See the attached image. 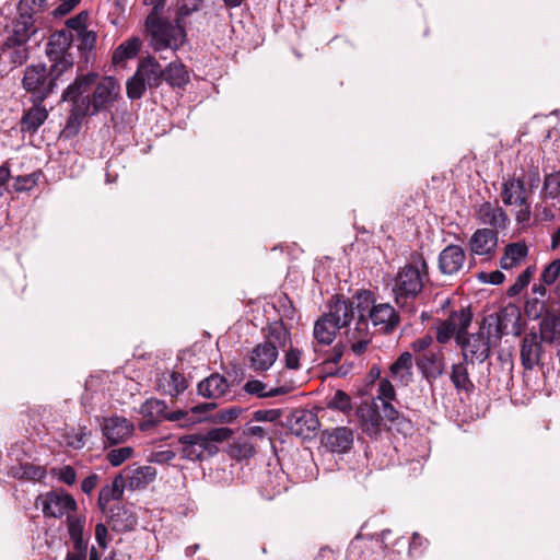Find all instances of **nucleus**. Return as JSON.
I'll return each instance as SVG.
<instances>
[{
  "instance_id": "nucleus-1",
  "label": "nucleus",
  "mask_w": 560,
  "mask_h": 560,
  "mask_svg": "<svg viewBox=\"0 0 560 560\" xmlns=\"http://www.w3.org/2000/svg\"><path fill=\"white\" fill-rule=\"evenodd\" d=\"M430 280L429 266L422 254L413 252L410 259L398 269L392 285L394 301L400 307L411 305Z\"/></svg>"
},
{
  "instance_id": "nucleus-2",
  "label": "nucleus",
  "mask_w": 560,
  "mask_h": 560,
  "mask_svg": "<svg viewBox=\"0 0 560 560\" xmlns=\"http://www.w3.org/2000/svg\"><path fill=\"white\" fill-rule=\"evenodd\" d=\"M290 342V329L283 322L268 325L265 339L255 345L245 355V366L257 375H265L277 362L279 350Z\"/></svg>"
},
{
  "instance_id": "nucleus-3",
  "label": "nucleus",
  "mask_w": 560,
  "mask_h": 560,
  "mask_svg": "<svg viewBox=\"0 0 560 560\" xmlns=\"http://www.w3.org/2000/svg\"><path fill=\"white\" fill-rule=\"evenodd\" d=\"M98 74L89 72L78 75L63 91L61 98L71 103L65 130L71 136L78 135L84 118L91 110V96L88 94L95 85Z\"/></svg>"
},
{
  "instance_id": "nucleus-4",
  "label": "nucleus",
  "mask_w": 560,
  "mask_h": 560,
  "mask_svg": "<svg viewBox=\"0 0 560 560\" xmlns=\"http://www.w3.org/2000/svg\"><path fill=\"white\" fill-rule=\"evenodd\" d=\"M36 32L33 16L19 12L11 27L7 28V36L0 46V60L8 61L12 68L23 65L28 58L27 42Z\"/></svg>"
},
{
  "instance_id": "nucleus-5",
  "label": "nucleus",
  "mask_w": 560,
  "mask_h": 560,
  "mask_svg": "<svg viewBox=\"0 0 560 560\" xmlns=\"http://www.w3.org/2000/svg\"><path fill=\"white\" fill-rule=\"evenodd\" d=\"M145 33L149 44L154 51H177L186 39V32L182 23L175 19L170 21L161 15H148L145 19Z\"/></svg>"
},
{
  "instance_id": "nucleus-6",
  "label": "nucleus",
  "mask_w": 560,
  "mask_h": 560,
  "mask_svg": "<svg viewBox=\"0 0 560 560\" xmlns=\"http://www.w3.org/2000/svg\"><path fill=\"white\" fill-rule=\"evenodd\" d=\"M72 42L73 35L71 31L67 30L56 31L48 38L46 55L51 62V73L55 78H60L73 68Z\"/></svg>"
},
{
  "instance_id": "nucleus-7",
  "label": "nucleus",
  "mask_w": 560,
  "mask_h": 560,
  "mask_svg": "<svg viewBox=\"0 0 560 560\" xmlns=\"http://www.w3.org/2000/svg\"><path fill=\"white\" fill-rule=\"evenodd\" d=\"M57 80L59 78L54 77L51 68L48 72L46 66L40 63L25 68L22 84L31 93L33 102L42 103L54 91Z\"/></svg>"
},
{
  "instance_id": "nucleus-8",
  "label": "nucleus",
  "mask_w": 560,
  "mask_h": 560,
  "mask_svg": "<svg viewBox=\"0 0 560 560\" xmlns=\"http://www.w3.org/2000/svg\"><path fill=\"white\" fill-rule=\"evenodd\" d=\"M487 318H483L477 332L464 335L460 342H458L463 351V359L466 362L474 363L477 361L482 363L489 358L492 324H487Z\"/></svg>"
},
{
  "instance_id": "nucleus-9",
  "label": "nucleus",
  "mask_w": 560,
  "mask_h": 560,
  "mask_svg": "<svg viewBox=\"0 0 560 560\" xmlns=\"http://www.w3.org/2000/svg\"><path fill=\"white\" fill-rule=\"evenodd\" d=\"M502 201L505 206L518 207L517 221H527L530 217V203L525 187V173L522 170L518 174L514 172L513 176L502 184Z\"/></svg>"
},
{
  "instance_id": "nucleus-10",
  "label": "nucleus",
  "mask_w": 560,
  "mask_h": 560,
  "mask_svg": "<svg viewBox=\"0 0 560 560\" xmlns=\"http://www.w3.org/2000/svg\"><path fill=\"white\" fill-rule=\"evenodd\" d=\"M472 320L470 308H460L450 314L448 318L440 320L436 327V340L440 343H447L454 336L456 342H460L463 336Z\"/></svg>"
},
{
  "instance_id": "nucleus-11",
  "label": "nucleus",
  "mask_w": 560,
  "mask_h": 560,
  "mask_svg": "<svg viewBox=\"0 0 560 560\" xmlns=\"http://www.w3.org/2000/svg\"><path fill=\"white\" fill-rule=\"evenodd\" d=\"M93 88L89 115H95L108 109L117 101L120 93V85L113 77H104L98 81L96 80Z\"/></svg>"
},
{
  "instance_id": "nucleus-12",
  "label": "nucleus",
  "mask_w": 560,
  "mask_h": 560,
  "mask_svg": "<svg viewBox=\"0 0 560 560\" xmlns=\"http://www.w3.org/2000/svg\"><path fill=\"white\" fill-rule=\"evenodd\" d=\"M38 501L45 517L60 518L63 515H70V512L77 510V502L73 497L65 492L48 491L39 495Z\"/></svg>"
},
{
  "instance_id": "nucleus-13",
  "label": "nucleus",
  "mask_w": 560,
  "mask_h": 560,
  "mask_svg": "<svg viewBox=\"0 0 560 560\" xmlns=\"http://www.w3.org/2000/svg\"><path fill=\"white\" fill-rule=\"evenodd\" d=\"M542 336L539 332L530 330L526 332L520 343L521 364L526 371L542 365L545 349Z\"/></svg>"
},
{
  "instance_id": "nucleus-14",
  "label": "nucleus",
  "mask_w": 560,
  "mask_h": 560,
  "mask_svg": "<svg viewBox=\"0 0 560 560\" xmlns=\"http://www.w3.org/2000/svg\"><path fill=\"white\" fill-rule=\"evenodd\" d=\"M524 330L522 323V313L515 304H508L502 307L495 316V338L500 339L503 335L521 336Z\"/></svg>"
},
{
  "instance_id": "nucleus-15",
  "label": "nucleus",
  "mask_w": 560,
  "mask_h": 560,
  "mask_svg": "<svg viewBox=\"0 0 560 560\" xmlns=\"http://www.w3.org/2000/svg\"><path fill=\"white\" fill-rule=\"evenodd\" d=\"M103 436L110 445L126 442L133 433L135 427L125 417L112 416L101 422Z\"/></svg>"
},
{
  "instance_id": "nucleus-16",
  "label": "nucleus",
  "mask_w": 560,
  "mask_h": 560,
  "mask_svg": "<svg viewBox=\"0 0 560 560\" xmlns=\"http://www.w3.org/2000/svg\"><path fill=\"white\" fill-rule=\"evenodd\" d=\"M340 329L334 320L322 314L313 326L312 349L314 353H324V349L331 346Z\"/></svg>"
},
{
  "instance_id": "nucleus-17",
  "label": "nucleus",
  "mask_w": 560,
  "mask_h": 560,
  "mask_svg": "<svg viewBox=\"0 0 560 560\" xmlns=\"http://www.w3.org/2000/svg\"><path fill=\"white\" fill-rule=\"evenodd\" d=\"M327 310L324 314L334 320L339 329L348 327L354 318L353 302L341 294H335L328 300Z\"/></svg>"
},
{
  "instance_id": "nucleus-18",
  "label": "nucleus",
  "mask_w": 560,
  "mask_h": 560,
  "mask_svg": "<svg viewBox=\"0 0 560 560\" xmlns=\"http://www.w3.org/2000/svg\"><path fill=\"white\" fill-rule=\"evenodd\" d=\"M369 319L378 331L392 334L400 323V315L389 303H378L370 310Z\"/></svg>"
},
{
  "instance_id": "nucleus-19",
  "label": "nucleus",
  "mask_w": 560,
  "mask_h": 560,
  "mask_svg": "<svg viewBox=\"0 0 560 560\" xmlns=\"http://www.w3.org/2000/svg\"><path fill=\"white\" fill-rule=\"evenodd\" d=\"M84 523L85 521L81 517L68 515L67 528L72 550L68 551L66 558L73 557L77 560H86L89 538H84L83 535Z\"/></svg>"
},
{
  "instance_id": "nucleus-20",
  "label": "nucleus",
  "mask_w": 560,
  "mask_h": 560,
  "mask_svg": "<svg viewBox=\"0 0 560 560\" xmlns=\"http://www.w3.org/2000/svg\"><path fill=\"white\" fill-rule=\"evenodd\" d=\"M288 427L292 434L310 439L319 428V421L311 410H296L288 418Z\"/></svg>"
},
{
  "instance_id": "nucleus-21",
  "label": "nucleus",
  "mask_w": 560,
  "mask_h": 560,
  "mask_svg": "<svg viewBox=\"0 0 560 560\" xmlns=\"http://www.w3.org/2000/svg\"><path fill=\"white\" fill-rule=\"evenodd\" d=\"M438 262L441 273L447 276L456 275L465 267L466 252L459 245H447L439 254Z\"/></svg>"
},
{
  "instance_id": "nucleus-22",
  "label": "nucleus",
  "mask_w": 560,
  "mask_h": 560,
  "mask_svg": "<svg viewBox=\"0 0 560 560\" xmlns=\"http://www.w3.org/2000/svg\"><path fill=\"white\" fill-rule=\"evenodd\" d=\"M323 445L332 453H347L353 444V432L347 427H338L322 433Z\"/></svg>"
},
{
  "instance_id": "nucleus-23",
  "label": "nucleus",
  "mask_w": 560,
  "mask_h": 560,
  "mask_svg": "<svg viewBox=\"0 0 560 560\" xmlns=\"http://www.w3.org/2000/svg\"><path fill=\"white\" fill-rule=\"evenodd\" d=\"M178 443L182 445L180 455L184 459L201 462L206 455L209 456L208 442L202 433L183 435L178 439Z\"/></svg>"
},
{
  "instance_id": "nucleus-24",
  "label": "nucleus",
  "mask_w": 560,
  "mask_h": 560,
  "mask_svg": "<svg viewBox=\"0 0 560 560\" xmlns=\"http://www.w3.org/2000/svg\"><path fill=\"white\" fill-rule=\"evenodd\" d=\"M197 389L200 396L209 399L225 398L231 394L230 383L219 373H213L200 381Z\"/></svg>"
},
{
  "instance_id": "nucleus-25",
  "label": "nucleus",
  "mask_w": 560,
  "mask_h": 560,
  "mask_svg": "<svg viewBox=\"0 0 560 560\" xmlns=\"http://www.w3.org/2000/svg\"><path fill=\"white\" fill-rule=\"evenodd\" d=\"M120 476H124L126 487L131 490L145 488L156 477V470L152 466L131 465L126 467Z\"/></svg>"
},
{
  "instance_id": "nucleus-26",
  "label": "nucleus",
  "mask_w": 560,
  "mask_h": 560,
  "mask_svg": "<svg viewBox=\"0 0 560 560\" xmlns=\"http://www.w3.org/2000/svg\"><path fill=\"white\" fill-rule=\"evenodd\" d=\"M498 246V234L491 229H478L469 241L474 255L491 256Z\"/></svg>"
},
{
  "instance_id": "nucleus-27",
  "label": "nucleus",
  "mask_w": 560,
  "mask_h": 560,
  "mask_svg": "<svg viewBox=\"0 0 560 560\" xmlns=\"http://www.w3.org/2000/svg\"><path fill=\"white\" fill-rule=\"evenodd\" d=\"M167 405L165 401L149 398L140 407L139 412L145 419L140 428L145 431L165 420Z\"/></svg>"
},
{
  "instance_id": "nucleus-28",
  "label": "nucleus",
  "mask_w": 560,
  "mask_h": 560,
  "mask_svg": "<svg viewBox=\"0 0 560 560\" xmlns=\"http://www.w3.org/2000/svg\"><path fill=\"white\" fill-rule=\"evenodd\" d=\"M539 334L545 343H560V307L546 311L539 322Z\"/></svg>"
},
{
  "instance_id": "nucleus-29",
  "label": "nucleus",
  "mask_w": 560,
  "mask_h": 560,
  "mask_svg": "<svg viewBox=\"0 0 560 560\" xmlns=\"http://www.w3.org/2000/svg\"><path fill=\"white\" fill-rule=\"evenodd\" d=\"M371 340L369 323H355L353 328L346 331V342L350 345V349L355 355L364 353Z\"/></svg>"
},
{
  "instance_id": "nucleus-30",
  "label": "nucleus",
  "mask_w": 560,
  "mask_h": 560,
  "mask_svg": "<svg viewBox=\"0 0 560 560\" xmlns=\"http://www.w3.org/2000/svg\"><path fill=\"white\" fill-rule=\"evenodd\" d=\"M477 219L481 224L490 225L493 229H505L509 221L504 210L498 205L489 201L481 203L476 212Z\"/></svg>"
},
{
  "instance_id": "nucleus-31",
  "label": "nucleus",
  "mask_w": 560,
  "mask_h": 560,
  "mask_svg": "<svg viewBox=\"0 0 560 560\" xmlns=\"http://www.w3.org/2000/svg\"><path fill=\"white\" fill-rule=\"evenodd\" d=\"M293 388L291 383H280V381H277V386L275 387H268L266 383L259 380H250L247 381L243 389L248 394L253 396H257L258 398H268V397H276L285 395L289 392H291Z\"/></svg>"
},
{
  "instance_id": "nucleus-32",
  "label": "nucleus",
  "mask_w": 560,
  "mask_h": 560,
  "mask_svg": "<svg viewBox=\"0 0 560 560\" xmlns=\"http://www.w3.org/2000/svg\"><path fill=\"white\" fill-rule=\"evenodd\" d=\"M137 71L145 81L149 88H158L164 80V70L158 60L152 56L143 58L139 62Z\"/></svg>"
},
{
  "instance_id": "nucleus-33",
  "label": "nucleus",
  "mask_w": 560,
  "mask_h": 560,
  "mask_svg": "<svg viewBox=\"0 0 560 560\" xmlns=\"http://www.w3.org/2000/svg\"><path fill=\"white\" fill-rule=\"evenodd\" d=\"M48 117L47 109L42 103L34 102V105L24 112L20 126L22 132L35 133Z\"/></svg>"
},
{
  "instance_id": "nucleus-34",
  "label": "nucleus",
  "mask_w": 560,
  "mask_h": 560,
  "mask_svg": "<svg viewBox=\"0 0 560 560\" xmlns=\"http://www.w3.org/2000/svg\"><path fill=\"white\" fill-rule=\"evenodd\" d=\"M413 358L408 351L402 352L390 365V376L400 385L407 386L412 381Z\"/></svg>"
},
{
  "instance_id": "nucleus-35",
  "label": "nucleus",
  "mask_w": 560,
  "mask_h": 560,
  "mask_svg": "<svg viewBox=\"0 0 560 560\" xmlns=\"http://www.w3.org/2000/svg\"><path fill=\"white\" fill-rule=\"evenodd\" d=\"M417 366L425 378H438L445 370L443 353H425L417 360Z\"/></svg>"
},
{
  "instance_id": "nucleus-36",
  "label": "nucleus",
  "mask_w": 560,
  "mask_h": 560,
  "mask_svg": "<svg viewBox=\"0 0 560 560\" xmlns=\"http://www.w3.org/2000/svg\"><path fill=\"white\" fill-rule=\"evenodd\" d=\"M560 279V258L553 259L546 265L540 272V283H535L532 288L537 298L544 300L547 295V285H552Z\"/></svg>"
},
{
  "instance_id": "nucleus-37",
  "label": "nucleus",
  "mask_w": 560,
  "mask_h": 560,
  "mask_svg": "<svg viewBox=\"0 0 560 560\" xmlns=\"http://www.w3.org/2000/svg\"><path fill=\"white\" fill-rule=\"evenodd\" d=\"M136 515L124 506H116L112 510L109 524L113 530L125 533L133 530L137 526Z\"/></svg>"
},
{
  "instance_id": "nucleus-38",
  "label": "nucleus",
  "mask_w": 560,
  "mask_h": 560,
  "mask_svg": "<svg viewBox=\"0 0 560 560\" xmlns=\"http://www.w3.org/2000/svg\"><path fill=\"white\" fill-rule=\"evenodd\" d=\"M463 359V362L452 365L450 378L455 389L464 393H471L475 389V385L469 377L467 364Z\"/></svg>"
},
{
  "instance_id": "nucleus-39",
  "label": "nucleus",
  "mask_w": 560,
  "mask_h": 560,
  "mask_svg": "<svg viewBox=\"0 0 560 560\" xmlns=\"http://www.w3.org/2000/svg\"><path fill=\"white\" fill-rule=\"evenodd\" d=\"M126 487L124 476H116L112 485L103 487L98 493V506L105 511L113 500H119L122 497L124 488Z\"/></svg>"
},
{
  "instance_id": "nucleus-40",
  "label": "nucleus",
  "mask_w": 560,
  "mask_h": 560,
  "mask_svg": "<svg viewBox=\"0 0 560 560\" xmlns=\"http://www.w3.org/2000/svg\"><path fill=\"white\" fill-rule=\"evenodd\" d=\"M528 255V248L523 243H512L505 247L501 257L500 266L502 269L509 270L521 264Z\"/></svg>"
},
{
  "instance_id": "nucleus-41",
  "label": "nucleus",
  "mask_w": 560,
  "mask_h": 560,
  "mask_svg": "<svg viewBox=\"0 0 560 560\" xmlns=\"http://www.w3.org/2000/svg\"><path fill=\"white\" fill-rule=\"evenodd\" d=\"M353 304L358 312V318L355 323H369L370 310L375 306L374 293L370 290H358L353 294Z\"/></svg>"
},
{
  "instance_id": "nucleus-42",
  "label": "nucleus",
  "mask_w": 560,
  "mask_h": 560,
  "mask_svg": "<svg viewBox=\"0 0 560 560\" xmlns=\"http://www.w3.org/2000/svg\"><path fill=\"white\" fill-rule=\"evenodd\" d=\"M359 418L362 431L370 438H376L381 431V416L376 409L361 408Z\"/></svg>"
},
{
  "instance_id": "nucleus-43",
  "label": "nucleus",
  "mask_w": 560,
  "mask_h": 560,
  "mask_svg": "<svg viewBox=\"0 0 560 560\" xmlns=\"http://www.w3.org/2000/svg\"><path fill=\"white\" fill-rule=\"evenodd\" d=\"M160 387L164 393L172 397H176L186 390L188 384L183 374L172 371L163 375Z\"/></svg>"
},
{
  "instance_id": "nucleus-44",
  "label": "nucleus",
  "mask_w": 560,
  "mask_h": 560,
  "mask_svg": "<svg viewBox=\"0 0 560 560\" xmlns=\"http://www.w3.org/2000/svg\"><path fill=\"white\" fill-rule=\"evenodd\" d=\"M141 48V40L138 37H131L122 42L113 52V63L120 65L126 60L135 58Z\"/></svg>"
},
{
  "instance_id": "nucleus-45",
  "label": "nucleus",
  "mask_w": 560,
  "mask_h": 560,
  "mask_svg": "<svg viewBox=\"0 0 560 560\" xmlns=\"http://www.w3.org/2000/svg\"><path fill=\"white\" fill-rule=\"evenodd\" d=\"M164 80L173 88H184L189 82V74L182 62L173 61L164 69Z\"/></svg>"
},
{
  "instance_id": "nucleus-46",
  "label": "nucleus",
  "mask_w": 560,
  "mask_h": 560,
  "mask_svg": "<svg viewBox=\"0 0 560 560\" xmlns=\"http://www.w3.org/2000/svg\"><path fill=\"white\" fill-rule=\"evenodd\" d=\"M283 479L284 476L282 471L272 474L268 470L261 482L262 495L267 499H272L275 495L280 494L285 489Z\"/></svg>"
},
{
  "instance_id": "nucleus-47",
  "label": "nucleus",
  "mask_w": 560,
  "mask_h": 560,
  "mask_svg": "<svg viewBox=\"0 0 560 560\" xmlns=\"http://www.w3.org/2000/svg\"><path fill=\"white\" fill-rule=\"evenodd\" d=\"M232 430L229 428H215L207 433H203V439L208 442L209 456H213L218 452V447L214 444L215 442H223L231 438Z\"/></svg>"
},
{
  "instance_id": "nucleus-48",
  "label": "nucleus",
  "mask_w": 560,
  "mask_h": 560,
  "mask_svg": "<svg viewBox=\"0 0 560 560\" xmlns=\"http://www.w3.org/2000/svg\"><path fill=\"white\" fill-rule=\"evenodd\" d=\"M327 408L349 412L352 410L351 397L343 390H336L326 402Z\"/></svg>"
},
{
  "instance_id": "nucleus-49",
  "label": "nucleus",
  "mask_w": 560,
  "mask_h": 560,
  "mask_svg": "<svg viewBox=\"0 0 560 560\" xmlns=\"http://www.w3.org/2000/svg\"><path fill=\"white\" fill-rule=\"evenodd\" d=\"M148 84L136 70L135 74L126 83L127 96L130 100H139L143 96Z\"/></svg>"
},
{
  "instance_id": "nucleus-50",
  "label": "nucleus",
  "mask_w": 560,
  "mask_h": 560,
  "mask_svg": "<svg viewBox=\"0 0 560 560\" xmlns=\"http://www.w3.org/2000/svg\"><path fill=\"white\" fill-rule=\"evenodd\" d=\"M346 346L342 342H337L330 350L324 349V353H314V361H320L322 363H334L337 364L342 359Z\"/></svg>"
},
{
  "instance_id": "nucleus-51",
  "label": "nucleus",
  "mask_w": 560,
  "mask_h": 560,
  "mask_svg": "<svg viewBox=\"0 0 560 560\" xmlns=\"http://www.w3.org/2000/svg\"><path fill=\"white\" fill-rule=\"evenodd\" d=\"M284 351V368L288 370L298 371L301 368V358H302V350L299 348L293 347L292 341L288 343V346L282 349Z\"/></svg>"
},
{
  "instance_id": "nucleus-52",
  "label": "nucleus",
  "mask_w": 560,
  "mask_h": 560,
  "mask_svg": "<svg viewBox=\"0 0 560 560\" xmlns=\"http://www.w3.org/2000/svg\"><path fill=\"white\" fill-rule=\"evenodd\" d=\"M560 196V172H555L545 176L544 198L555 199Z\"/></svg>"
},
{
  "instance_id": "nucleus-53",
  "label": "nucleus",
  "mask_w": 560,
  "mask_h": 560,
  "mask_svg": "<svg viewBox=\"0 0 560 560\" xmlns=\"http://www.w3.org/2000/svg\"><path fill=\"white\" fill-rule=\"evenodd\" d=\"M533 273L534 267H527L517 276L514 283L509 287V289L506 290V294L511 298L520 294L523 291V289L528 285Z\"/></svg>"
},
{
  "instance_id": "nucleus-54",
  "label": "nucleus",
  "mask_w": 560,
  "mask_h": 560,
  "mask_svg": "<svg viewBox=\"0 0 560 560\" xmlns=\"http://www.w3.org/2000/svg\"><path fill=\"white\" fill-rule=\"evenodd\" d=\"M133 455V448L131 446H122L113 448L106 454V459L113 467L120 466L124 462L129 459Z\"/></svg>"
},
{
  "instance_id": "nucleus-55",
  "label": "nucleus",
  "mask_w": 560,
  "mask_h": 560,
  "mask_svg": "<svg viewBox=\"0 0 560 560\" xmlns=\"http://www.w3.org/2000/svg\"><path fill=\"white\" fill-rule=\"evenodd\" d=\"M546 311L545 300L539 298L528 299L524 306L525 314L532 319L542 318Z\"/></svg>"
},
{
  "instance_id": "nucleus-56",
  "label": "nucleus",
  "mask_w": 560,
  "mask_h": 560,
  "mask_svg": "<svg viewBox=\"0 0 560 560\" xmlns=\"http://www.w3.org/2000/svg\"><path fill=\"white\" fill-rule=\"evenodd\" d=\"M203 0H184L178 7L176 19L182 23L184 19L188 18L201 9Z\"/></svg>"
},
{
  "instance_id": "nucleus-57",
  "label": "nucleus",
  "mask_w": 560,
  "mask_h": 560,
  "mask_svg": "<svg viewBox=\"0 0 560 560\" xmlns=\"http://www.w3.org/2000/svg\"><path fill=\"white\" fill-rule=\"evenodd\" d=\"M46 5L47 0H21L18 5V11L34 16L35 13L44 11Z\"/></svg>"
},
{
  "instance_id": "nucleus-58",
  "label": "nucleus",
  "mask_w": 560,
  "mask_h": 560,
  "mask_svg": "<svg viewBox=\"0 0 560 560\" xmlns=\"http://www.w3.org/2000/svg\"><path fill=\"white\" fill-rule=\"evenodd\" d=\"M38 174L32 173L28 175L18 176L14 180V189L16 191H26L31 190L34 186H36L38 182Z\"/></svg>"
},
{
  "instance_id": "nucleus-59",
  "label": "nucleus",
  "mask_w": 560,
  "mask_h": 560,
  "mask_svg": "<svg viewBox=\"0 0 560 560\" xmlns=\"http://www.w3.org/2000/svg\"><path fill=\"white\" fill-rule=\"evenodd\" d=\"M427 546L428 540L424 537H422L419 533L415 532L409 542L408 552L410 556L422 555Z\"/></svg>"
},
{
  "instance_id": "nucleus-60",
  "label": "nucleus",
  "mask_w": 560,
  "mask_h": 560,
  "mask_svg": "<svg viewBox=\"0 0 560 560\" xmlns=\"http://www.w3.org/2000/svg\"><path fill=\"white\" fill-rule=\"evenodd\" d=\"M377 398L382 401L393 400L395 398V389L389 380L383 378L378 383Z\"/></svg>"
},
{
  "instance_id": "nucleus-61",
  "label": "nucleus",
  "mask_w": 560,
  "mask_h": 560,
  "mask_svg": "<svg viewBox=\"0 0 560 560\" xmlns=\"http://www.w3.org/2000/svg\"><path fill=\"white\" fill-rule=\"evenodd\" d=\"M55 475L66 485L72 486L75 483L77 472L72 466L67 465L59 469H55Z\"/></svg>"
},
{
  "instance_id": "nucleus-62",
  "label": "nucleus",
  "mask_w": 560,
  "mask_h": 560,
  "mask_svg": "<svg viewBox=\"0 0 560 560\" xmlns=\"http://www.w3.org/2000/svg\"><path fill=\"white\" fill-rule=\"evenodd\" d=\"M86 434L82 431L71 432L66 435V444L74 450H80L85 445Z\"/></svg>"
},
{
  "instance_id": "nucleus-63",
  "label": "nucleus",
  "mask_w": 560,
  "mask_h": 560,
  "mask_svg": "<svg viewBox=\"0 0 560 560\" xmlns=\"http://www.w3.org/2000/svg\"><path fill=\"white\" fill-rule=\"evenodd\" d=\"M86 19H88V14L85 12H81V13L77 14L75 16L67 20L66 25L68 28L81 33L82 31H85Z\"/></svg>"
},
{
  "instance_id": "nucleus-64",
  "label": "nucleus",
  "mask_w": 560,
  "mask_h": 560,
  "mask_svg": "<svg viewBox=\"0 0 560 560\" xmlns=\"http://www.w3.org/2000/svg\"><path fill=\"white\" fill-rule=\"evenodd\" d=\"M176 457V453L172 450L158 451L151 454L150 462L158 464H167Z\"/></svg>"
}]
</instances>
